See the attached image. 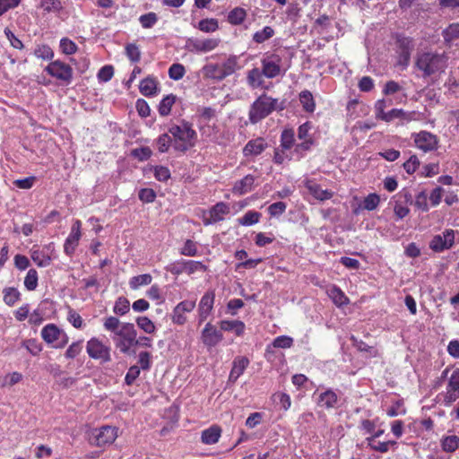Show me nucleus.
I'll return each instance as SVG.
<instances>
[{"instance_id":"f257e3e1","label":"nucleus","mask_w":459,"mask_h":459,"mask_svg":"<svg viewBox=\"0 0 459 459\" xmlns=\"http://www.w3.org/2000/svg\"><path fill=\"white\" fill-rule=\"evenodd\" d=\"M448 56L435 52H423L418 55L416 67L423 73V76L440 74L447 67Z\"/></svg>"},{"instance_id":"f03ea898","label":"nucleus","mask_w":459,"mask_h":459,"mask_svg":"<svg viewBox=\"0 0 459 459\" xmlns=\"http://www.w3.org/2000/svg\"><path fill=\"white\" fill-rule=\"evenodd\" d=\"M169 132L174 138V148L177 151L186 152L194 146L196 133L189 124L174 125Z\"/></svg>"},{"instance_id":"7ed1b4c3","label":"nucleus","mask_w":459,"mask_h":459,"mask_svg":"<svg viewBox=\"0 0 459 459\" xmlns=\"http://www.w3.org/2000/svg\"><path fill=\"white\" fill-rule=\"evenodd\" d=\"M276 104V99H273L266 94L261 95L250 107L249 121L252 124L258 123L275 109Z\"/></svg>"},{"instance_id":"20e7f679","label":"nucleus","mask_w":459,"mask_h":459,"mask_svg":"<svg viewBox=\"0 0 459 459\" xmlns=\"http://www.w3.org/2000/svg\"><path fill=\"white\" fill-rule=\"evenodd\" d=\"M42 339L54 349H62L68 343L65 331L54 324H48L41 330Z\"/></svg>"},{"instance_id":"39448f33","label":"nucleus","mask_w":459,"mask_h":459,"mask_svg":"<svg viewBox=\"0 0 459 459\" xmlns=\"http://www.w3.org/2000/svg\"><path fill=\"white\" fill-rule=\"evenodd\" d=\"M264 76L269 79L284 74L287 68L282 65V58L279 54H265L261 60Z\"/></svg>"},{"instance_id":"423d86ee","label":"nucleus","mask_w":459,"mask_h":459,"mask_svg":"<svg viewBox=\"0 0 459 459\" xmlns=\"http://www.w3.org/2000/svg\"><path fill=\"white\" fill-rule=\"evenodd\" d=\"M136 335L134 325L131 323H124L113 340L121 352L127 353L130 348L134 345Z\"/></svg>"},{"instance_id":"0eeeda50","label":"nucleus","mask_w":459,"mask_h":459,"mask_svg":"<svg viewBox=\"0 0 459 459\" xmlns=\"http://www.w3.org/2000/svg\"><path fill=\"white\" fill-rule=\"evenodd\" d=\"M86 351L91 359H99L101 362L111 360L110 347L97 337H92L87 342Z\"/></svg>"},{"instance_id":"6e6552de","label":"nucleus","mask_w":459,"mask_h":459,"mask_svg":"<svg viewBox=\"0 0 459 459\" xmlns=\"http://www.w3.org/2000/svg\"><path fill=\"white\" fill-rule=\"evenodd\" d=\"M117 428L112 426H103L92 430L91 442L98 446H103L112 444L117 437Z\"/></svg>"},{"instance_id":"1a4fd4ad","label":"nucleus","mask_w":459,"mask_h":459,"mask_svg":"<svg viewBox=\"0 0 459 459\" xmlns=\"http://www.w3.org/2000/svg\"><path fill=\"white\" fill-rule=\"evenodd\" d=\"M45 71L52 77H55L57 80L65 82L66 84H69L72 82V67L60 60H56L49 63L45 68Z\"/></svg>"},{"instance_id":"9d476101","label":"nucleus","mask_w":459,"mask_h":459,"mask_svg":"<svg viewBox=\"0 0 459 459\" xmlns=\"http://www.w3.org/2000/svg\"><path fill=\"white\" fill-rule=\"evenodd\" d=\"M455 231L451 229H447L442 232V234L435 235L430 242L429 248L434 252H443L450 249L455 245Z\"/></svg>"},{"instance_id":"9b49d317","label":"nucleus","mask_w":459,"mask_h":459,"mask_svg":"<svg viewBox=\"0 0 459 459\" xmlns=\"http://www.w3.org/2000/svg\"><path fill=\"white\" fill-rule=\"evenodd\" d=\"M415 146L424 152H429L437 149V136L428 131H420L412 134Z\"/></svg>"},{"instance_id":"f8f14e48","label":"nucleus","mask_w":459,"mask_h":459,"mask_svg":"<svg viewBox=\"0 0 459 459\" xmlns=\"http://www.w3.org/2000/svg\"><path fill=\"white\" fill-rule=\"evenodd\" d=\"M221 40L216 38L207 39H189L186 42V48L190 52L207 53L215 49Z\"/></svg>"},{"instance_id":"ddd939ff","label":"nucleus","mask_w":459,"mask_h":459,"mask_svg":"<svg viewBox=\"0 0 459 459\" xmlns=\"http://www.w3.org/2000/svg\"><path fill=\"white\" fill-rule=\"evenodd\" d=\"M223 340L221 330H218L211 323H207L201 332V341L205 347L211 349L218 345Z\"/></svg>"},{"instance_id":"4468645a","label":"nucleus","mask_w":459,"mask_h":459,"mask_svg":"<svg viewBox=\"0 0 459 459\" xmlns=\"http://www.w3.org/2000/svg\"><path fill=\"white\" fill-rule=\"evenodd\" d=\"M81 227H82L81 221L75 220L73 222V225L71 227V231L64 244V251L68 255H72L74 253V251L79 244V241L82 237Z\"/></svg>"},{"instance_id":"2eb2a0df","label":"nucleus","mask_w":459,"mask_h":459,"mask_svg":"<svg viewBox=\"0 0 459 459\" xmlns=\"http://www.w3.org/2000/svg\"><path fill=\"white\" fill-rule=\"evenodd\" d=\"M195 307V300H183L179 302L173 309L171 315L172 322L178 325H184L187 320L186 314L192 312Z\"/></svg>"},{"instance_id":"dca6fc26","label":"nucleus","mask_w":459,"mask_h":459,"mask_svg":"<svg viewBox=\"0 0 459 459\" xmlns=\"http://www.w3.org/2000/svg\"><path fill=\"white\" fill-rule=\"evenodd\" d=\"M314 396H316V404L325 409L335 408L339 401L338 394L332 389H326L321 393L316 390Z\"/></svg>"},{"instance_id":"f3484780","label":"nucleus","mask_w":459,"mask_h":459,"mask_svg":"<svg viewBox=\"0 0 459 459\" xmlns=\"http://www.w3.org/2000/svg\"><path fill=\"white\" fill-rule=\"evenodd\" d=\"M214 299L215 295L212 291H208L202 297L198 305L199 324L205 321L211 314L213 308Z\"/></svg>"},{"instance_id":"a211bd4d","label":"nucleus","mask_w":459,"mask_h":459,"mask_svg":"<svg viewBox=\"0 0 459 459\" xmlns=\"http://www.w3.org/2000/svg\"><path fill=\"white\" fill-rule=\"evenodd\" d=\"M230 212V207L228 204L221 202L216 204L209 211V218H204V224L209 225L223 220L224 215Z\"/></svg>"},{"instance_id":"6ab92c4d","label":"nucleus","mask_w":459,"mask_h":459,"mask_svg":"<svg viewBox=\"0 0 459 459\" xmlns=\"http://www.w3.org/2000/svg\"><path fill=\"white\" fill-rule=\"evenodd\" d=\"M249 365V359L244 356H238L234 359L232 368L229 376V381L235 383L238 378L244 373Z\"/></svg>"},{"instance_id":"aec40b11","label":"nucleus","mask_w":459,"mask_h":459,"mask_svg":"<svg viewBox=\"0 0 459 459\" xmlns=\"http://www.w3.org/2000/svg\"><path fill=\"white\" fill-rule=\"evenodd\" d=\"M266 147V142L261 137L250 140L243 148V154L246 157L256 156L261 154Z\"/></svg>"},{"instance_id":"412c9836","label":"nucleus","mask_w":459,"mask_h":459,"mask_svg":"<svg viewBox=\"0 0 459 459\" xmlns=\"http://www.w3.org/2000/svg\"><path fill=\"white\" fill-rule=\"evenodd\" d=\"M305 186L307 189L308 190L309 194H311L316 200L319 201H325L329 200L333 197V192L323 189L320 185L316 183L313 180H307L305 183Z\"/></svg>"},{"instance_id":"4be33fe9","label":"nucleus","mask_w":459,"mask_h":459,"mask_svg":"<svg viewBox=\"0 0 459 459\" xmlns=\"http://www.w3.org/2000/svg\"><path fill=\"white\" fill-rule=\"evenodd\" d=\"M219 325L221 332H234L237 336H242L245 333L246 325L239 320H221Z\"/></svg>"},{"instance_id":"5701e85b","label":"nucleus","mask_w":459,"mask_h":459,"mask_svg":"<svg viewBox=\"0 0 459 459\" xmlns=\"http://www.w3.org/2000/svg\"><path fill=\"white\" fill-rule=\"evenodd\" d=\"M254 183L255 178L252 175H247L235 183L232 191L238 195H245L252 191Z\"/></svg>"},{"instance_id":"b1692460","label":"nucleus","mask_w":459,"mask_h":459,"mask_svg":"<svg viewBox=\"0 0 459 459\" xmlns=\"http://www.w3.org/2000/svg\"><path fill=\"white\" fill-rule=\"evenodd\" d=\"M221 434V428L213 425L202 431L201 440L204 444L213 445L219 441Z\"/></svg>"},{"instance_id":"393cba45","label":"nucleus","mask_w":459,"mask_h":459,"mask_svg":"<svg viewBox=\"0 0 459 459\" xmlns=\"http://www.w3.org/2000/svg\"><path fill=\"white\" fill-rule=\"evenodd\" d=\"M30 257L39 267H47L51 264L49 254L39 248L33 247L30 250Z\"/></svg>"},{"instance_id":"a878e982","label":"nucleus","mask_w":459,"mask_h":459,"mask_svg":"<svg viewBox=\"0 0 459 459\" xmlns=\"http://www.w3.org/2000/svg\"><path fill=\"white\" fill-rule=\"evenodd\" d=\"M327 294L333 302L338 307L349 303V299L346 297L344 292L335 285H333L328 289Z\"/></svg>"},{"instance_id":"bb28decb","label":"nucleus","mask_w":459,"mask_h":459,"mask_svg":"<svg viewBox=\"0 0 459 459\" xmlns=\"http://www.w3.org/2000/svg\"><path fill=\"white\" fill-rule=\"evenodd\" d=\"M202 73L204 77L209 79L221 81L225 78L223 73L221 72L220 65L217 64L205 65L202 69Z\"/></svg>"},{"instance_id":"cd10ccee","label":"nucleus","mask_w":459,"mask_h":459,"mask_svg":"<svg viewBox=\"0 0 459 459\" xmlns=\"http://www.w3.org/2000/svg\"><path fill=\"white\" fill-rule=\"evenodd\" d=\"M414 115H415L414 112L406 113L403 109L393 108L392 110L386 112L385 116H383L382 120H384L385 122H391L395 118H402V119L410 121V120L413 119Z\"/></svg>"},{"instance_id":"c85d7f7f","label":"nucleus","mask_w":459,"mask_h":459,"mask_svg":"<svg viewBox=\"0 0 459 459\" xmlns=\"http://www.w3.org/2000/svg\"><path fill=\"white\" fill-rule=\"evenodd\" d=\"M140 92L146 96L150 97L156 93L157 90V82L154 78L147 77L143 80H142L140 83Z\"/></svg>"},{"instance_id":"c756f323","label":"nucleus","mask_w":459,"mask_h":459,"mask_svg":"<svg viewBox=\"0 0 459 459\" xmlns=\"http://www.w3.org/2000/svg\"><path fill=\"white\" fill-rule=\"evenodd\" d=\"M263 70H259L258 68H253L250 71H248L247 80L248 84L252 88L255 89L263 85Z\"/></svg>"},{"instance_id":"7c9ffc66","label":"nucleus","mask_w":459,"mask_h":459,"mask_svg":"<svg viewBox=\"0 0 459 459\" xmlns=\"http://www.w3.org/2000/svg\"><path fill=\"white\" fill-rule=\"evenodd\" d=\"M299 101L307 112H313L315 110L316 103L309 91L305 90L299 93Z\"/></svg>"},{"instance_id":"2f4dec72","label":"nucleus","mask_w":459,"mask_h":459,"mask_svg":"<svg viewBox=\"0 0 459 459\" xmlns=\"http://www.w3.org/2000/svg\"><path fill=\"white\" fill-rule=\"evenodd\" d=\"M152 276L150 273H144L137 276H134L129 281V286L132 290H138L142 286L151 284Z\"/></svg>"},{"instance_id":"473e14b6","label":"nucleus","mask_w":459,"mask_h":459,"mask_svg":"<svg viewBox=\"0 0 459 459\" xmlns=\"http://www.w3.org/2000/svg\"><path fill=\"white\" fill-rule=\"evenodd\" d=\"M221 72L223 73L224 77L231 75L238 68V57L235 56H230L227 60H225L221 65H220Z\"/></svg>"},{"instance_id":"72a5a7b5","label":"nucleus","mask_w":459,"mask_h":459,"mask_svg":"<svg viewBox=\"0 0 459 459\" xmlns=\"http://www.w3.org/2000/svg\"><path fill=\"white\" fill-rule=\"evenodd\" d=\"M176 96L169 94L165 96L159 105V113L160 116H168L170 113L171 108L175 103Z\"/></svg>"},{"instance_id":"f704fd0d","label":"nucleus","mask_w":459,"mask_h":459,"mask_svg":"<svg viewBox=\"0 0 459 459\" xmlns=\"http://www.w3.org/2000/svg\"><path fill=\"white\" fill-rule=\"evenodd\" d=\"M260 218V212L255 211H248L241 218H238V221L243 226H251L257 223Z\"/></svg>"},{"instance_id":"c9c22d12","label":"nucleus","mask_w":459,"mask_h":459,"mask_svg":"<svg viewBox=\"0 0 459 459\" xmlns=\"http://www.w3.org/2000/svg\"><path fill=\"white\" fill-rule=\"evenodd\" d=\"M247 16V13L243 8L236 7L229 13L228 21L234 25L241 24Z\"/></svg>"},{"instance_id":"e433bc0d","label":"nucleus","mask_w":459,"mask_h":459,"mask_svg":"<svg viewBox=\"0 0 459 459\" xmlns=\"http://www.w3.org/2000/svg\"><path fill=\"white\" fill-rule=\"evenodd\" d=\"M135 322L137 326L146 333L152 334L156 332L154 323L147 316H138Z\"/></svg>"},{"instance_id":"4c0bfd02","label":"nucleus","mask_w":459,"mask_h":459,"mask_svg":"<svg viewBox=\"0 0 459 459\" xmlns=\"http://www.w3.org/2000/svg\"><path fill=\"white\" fill-rule=\"evenodd\" d=\"M124 323H121L118 318L115 316L106 317L103 323V326L105 330L109 331L115 334V336L118 333L120 328L122 327Z\"/></svg>"},{"instance_id":"58836bf2","label":"nucleus","mask_w":459,"mask_h":459,"mask_svg":"<svg viewBox=\"0 0 459 459\" xmlns=\"http://www.w3.org/2000/svg\"><path fill=\"white\" fill-rule=\"evenodd\" d=\"M459 447V437L452 435L443 438L442 448L448 453L455 452Z\"/></svg>"},{"instance_id":"ea45409f","label":"nucleus","mask_w":459,"mask_h":459,"mask_svg":"<svg viewBox=\"0 0 459 459\" xmlns=\"http://www.w3.org/2000/svg\"><path fill=\"white\" fill-rule=\"evenodd\" d=\"M294 132L291 129H285L281 135L280 147L283 150H290L294 146Z\"/></svg>"},{"instance_id":"a19ab883","label":"nucleus","mask_w":459,"mask_h":459,"mask_svg":"<svg viewBox=\"0 0 459 459\" xmlns=\"http://www.w3.org/2000/svg\"><path fill=\"white\" fill-rule=\"evenodd\" d=\"M3 292L7 306H13L20 299V292L15 288H5Z\"/></svg>"},{"instance_id":"79ce46f5","label":"nucleus","mask_w":459,"mask_h":459,"mask_svg":"<svg viewBox=\"0 0 459 459\" xmlns=\"http://www.w3.org/2000/svg\"><path fill=\"white\" fill-rule=\"evenodd\" d=\"M443 38L446 42H452L459 39V23H452L446 30H444Z\"/></svg>"},{"instance_id":"37998d69","label":"nucleus","mask_w":459,"mask_h":459,"mask_svg":"<svg viewBox=\"0 0 459 459\" xmlns=\"http://www.w3.org/2000/svg\"><path fill=\"white\" fill-rule=\"evenodd\" d=\"M130 309V303L129 300L125 297H119L116 302L115 306L113 307V311L115 314L119 316L126 315Z\"/></svg>"},{"instance_id":"c03bdc74","label":"nucleus","mask_w":459,"mask_h":459,"mask_svg":"<svg viewBox=\"0 0 459 459\" xmlns=\"http://www.w3.org/2000/svg\"><path fill=\"white\" fill-rule=\"evenodd\" d=\"M274 34V30L270 26H265L263 30L256 31L254 36L253 39L256 43H263L266 41L267 39H271Z\"/></svg>"},{"instance_id":"a18cd8bd","label":"nucleus","mask_w":459,"mask_h":459,"mask_svg":"<svg viewBox=\"0 0 459 459\" xmlns=\"http://www.w3.org/2000/svg\"><path fill=\"white\" fill-rule=\"evenodd\" d=\"M218 28V22L215 19H204L198 23V29L204 32H214Z\"/></svg>"},{"instance_id":"49530a36","label":"nucleus","mask_w":459,"mask_h":459,"mask_svg":"<svg viewBox=\"0 0 459 459\" xmlns=\"http://www.w3.org/2000/svg\"><path fill=\"white\" fill-rule=\"evenodd\" d=\"M24 285L28 290H34L38 286V273L35 269H30L24 279Z\"/></svg>"},{"instance_id":"de8ad7c7","label":"nucleus","mask_w":459,"mask_h":459,"mask_svg":"<svg viewBox=\"0 0 459 459\" xmlns=\"http://www.w3.org/2000/svg\"><path fill=\"white\" fill-rule=\"evenodd\" d=\"M186 74V69L183 65L181 64H173L169 68V76L170 79L178 81L184 77Z\"/></svg>"},{"instance_id":"09e8293b","label":"nucleus","mask_w":459,"mask_h":459,"mask_svg":"<svg viewBox=\"0 0 459 459\" xmlns=\"http://www.w3.org/2000/svg\"><path fill=\"white\" fill-rule=\"evenodd\" d=\"M380 203V197L377 194H369L363 200V209L367 211L375 210Z\"/></svg>"},{"instance_id":"8fccbe9b","label":"nucleus","mask_w":459,"mask_h":459,"mask_svg":"<svg viewBox=\"0 0 459 459\" xmlns=\"http://www.w3.org/2000/svg\"><path fill=\"white\" fill-rule=\"evenodd\" d=\"M34 54L37 57L48 60L54 56L52 48L48 45H39L36 48Z\"/></svg>"},{"instance_id":"3c124183","label":"nucleus","mask_w":459,"mask_h":459,"mask_svg":"<svg viewBox=\"0 0 459 459\" xmlns=\"http://www.w3.org/2000/svg\"><path fill=\"white\" fill-rule=\"evenodd\" d=\"M40 7L47 13H56L62 9V4L59 0H43Z\"/></svg>"},{"instance_id":"603ef678","label":"nucleus","mask_w":459,"mask_h":459,"mask_svg":"<svg viewBox=\"0 0 459 459\" xmlns=\"http://www.w3.org/2000/svg\"><path fill=\"white\" fill-rule=\"evenodd\" d=\"M76 44L68 38H63L60 40V49L65 55H72L77 51Z\"/></svg>"},{"instance_id":"864d4df0","label":"nucleus","mask_w":459,"mask_h":459,"mask_svg":"<svg viewBox=\"0 0 459 459\" xmlns=\"http://www.w3.org/2000/svg\"><path fill=\"white\" fill-rule=\"evenodd\" d=\"M157 21L158 17L155 13H148L146 14L141 15L139 18L141 25L145 29H149L154 26Z\"/></svg>"},{"instance_id":"5fc2aeb1","label":"nucleus","mask_w":459,"mask_h":459,"mask_svg":"<svg viewBox=\"0 0 459 459\" xmlns=\"http://www.w3.org/2000/svg\"><path fill=\"white\" fill-rule=\"evenodd\" d=\"M414 206L422 212H427L429 210L428 195L425 191H421L416 195Z\"/></svg>"},{"instance_id":"6e6d98bb","label":"nucleus","mask_w":459,"mask_h":459,"mask_svg":"<svg viewBox=\"0 0 459 459\" xmlns=\"http://www.w3.org/2000/svg\"><path fill=\"white\" fill-rule=\"evenodd\" d=\"M293 345V339L287 335H281L276 337L273 342V346L275 348L288 349Z\"/></svg>"},{"instance_id":"4d7b16f0","label":"nucleus","mask_w":459,"mask_h":459,"mask_svg":"<svg viewBox=\"0 0 459 459\" xmlns=\"http://www.w3.org/2000/svg\"><path fill=\"white\" fill-rule=\"evenodd\" d=\"M67 320L75 328L80 329L83 325V320L82 316L73 308H69Z\"/></svg>"},{"instance_id":"13d9d810","label":"nucleus","mask_w":459,"mask_h":459,"mask_svg":"<svg viewBox=\"0 0 459 459\" xmlns=\"http://www.w3.org/2000/svg\"><path fill=\"white\" fill-rule=\"evenodd\" d=\"M82 350V341L73 342L65 351V357L67 359H74L77 357Z\"/></svg>"},{"instance_id":"bf43d9fd","label":"nucleus","mask_w":459,"mask_h":459,"mask_svg":"<svg viewBox=\"0 0 459 459\" xmlns=\"http://www.w3.org/2000/svg\"><path fill=\"white\" fill-rule=\"evenodd\" d=\"M132 156L141 161L148 160L152 155V151L149 147H141L132 150Z\"/></svg>"},{"instance_id":"052dcab7","label":"nucleus","mask_w":459,"mask_h":459,"mask_svg":"<svg viewBox=\"0 0 459 459\" xmlns=\"http://www.w3.org/2000/svg\"><path fill=\"white\" fill-rule=\"evenodd\" d=\"M126 53L127 57L132 62H138L141 57V52L135 44H128L126 47Z\"/></svg>"},{"instance_id":"680f3d73","label":"nucleus","mask_w":459,"mask_h":459,"mask_svg":"<svg viewBox=\"0 0 459 459\" xmlns=\"http://www.w3.org/2000/svg\"><path fill=\"white\" fill-rule=\"evenodd\" d=\"M22 345L34 356L38 355L42 350L41 345L34 339L24 341Z\"/></svg>"},{"instance_id":"e2e57ef3","label":"nucleus","mask_w":459,"mask_h":459,"mask_svg":"<svg viewBox=\"0 0 459 459\" xmlns=\"http://www.w3.org/2000/svg\"><path fill=\"white\" fill-rule=\"evenodd\" d=\"M114 75V68L111 65H104L98 73V79L101 82H108Z\"/></svg>"},{"instance_id":"0e129e2a","label":"nucleus","mask_w":459,"mask_h":459,"mask_svg":"<svg viewBox=\"0 0 459 459\" xmlns=\"http://www.w3.org/2000/svg\"><path fill=\"white\" fill-rule=\"evenodd\" d=\"M154 177L159 181H167L170 178V171L167 167L156 166L154 167Z\"/></svg>"},{"instance_id":"69168bd1","label":"nucleus","mask_w":459,"mask_h":459,"mask_svg":"<svg viewBox=\"0 0 459 459\" xmlns=\"http://www.w3.org/2000/svg\"><path fill=\"white\" fill-rule=\"evenodd\" d=\"M420 166V160L416 155H412L403 163V168L408 174H412Z\"/></svg>"},{"instance_id":"338daca9","label":"nucleus","mask_w":459,"mask_h":459,"mask_svg":"<svg viewBox=\"0 0 459 459\" xmlns=\"http://www.w3.org/2000/svg\"><path fill=\"white\" fill-rule=\"evenodd\" d=\"M171 137L168 134H161L157 141L158 150L160 152H165L168 151L170 143Z\"/></svg>"},{"instance_id":"774afa93","label":"nucleus","mask_w":459,"mask_h":459,"mask_svg":"<svg viewBox=\"0 0 459 459\" xmlns=\"http://www.w3.org/2000/svg\"><path fill=\"white\" fill-rule=\"evenodd\" d=\"M446 389L459 392V369L452 373Z\"/></svg>"}]
</instances>
